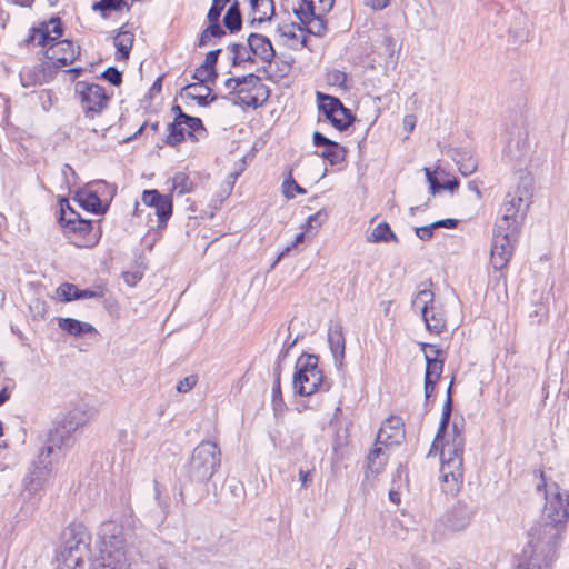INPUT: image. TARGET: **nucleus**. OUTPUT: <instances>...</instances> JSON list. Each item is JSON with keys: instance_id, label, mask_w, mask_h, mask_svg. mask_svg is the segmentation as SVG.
Masks as SVG:
<instances>
[{"instance_id": "12", "label": "nucleus", "mask_w": 569, "mask_h": 569, "mask_svg": "<svg viewBox=\"0 0 569 569\" xmlns=\"http://www.w3.org/2000/svg\"><path fill=\"white\" fill-rule=\"evenodd\" d=\"M517 234L518 233L499 232L493 229L490 261L495 270H502L509 263Z\"/></svg>"}, {"instance_id": "43", "label": "nucleus", "mask_w": 569, "mask_h": 569, "mask_svg": "<svg viewBox=\"0 0 569 569\" xmlns=\"http://www.w3.org/2000/svg\"><path fill=\"white\" fill-rule=\"evenodd\" d=\"M168 131H169V133L166 139L167 144L174 147L184 140V137H186L184 126H176V123L172 122L168 126Z\"/></svg>"}, {"instance_id": "2", "label": "nucleus", "mask_w": 569, "mask_h": 569, "mask_svg": "<svg viewBox=\"0 0 569 569\" xmlns=\"http://www.w3.org/2000/svg\"><path fill=\"white\" fill-rule=\"evenodd\" d=\"M563 530V525L548 520L535 525L529 531L526 557L540 562L545 568H550L557 559Z\"/></svg>"}, {"instance_id": "32", "label": "nucleus", "mask_w": 569, "mask_h": 569, "mask_svg": "<svg viewBox=\"0 0 569 569\" xmlns=\"http://www.w3.org/2000/svg\"><path fill=\"white\" fill-rule=\"evenodd\" d=\"M237 96L239 102L247 107H251L253 109L258 108L262 104L263 101L268 99L269 96H261L260 93L254 92V90L239 89L237 90Z\"/></svg>"}, {"instance_id": "46", "label": "nucleus", "mask_w": 569, "mask_h": 569, "mask_svg": "<svg viewBox=\"0 0 569 569\" xmlns=\"http://www.w3.org/2000/svg\"><path fill=\"white\" fill-rule=\"evenodd\" d=\"M283 194L288 199L295 198V192L299 194H305L307 191L305 188L299 186L292 178L291 171H289L288 177L284 179L282 183Z\"/></svg>"}, {"instance_id": "48", "label": "nucleus", "mask_w": 569, "mask_h": 569, "mask_svg": "<svg viewBox=\"0 0 569 569\" xmlns=\"http://www.w3.org/2000/svg\"><path fill=\"white\" fill-rule=\"evenodd\" d=\"M230 2V0H213L211 8L208 11L207 19L209 22H219V18L221 12L223 11L226 4Z\"/></svg>"}, {"instance_id": "33", "label": "nucleus", "mask_w": 569, "mask_h": 569, "mask_svg": "<svg viewBox=\"0 0 569 569\" xmlns=\"http://www.w3.org/2000/svg\"><path fill=\"white\" fill-rule=\"evenodd\" d=\"M226 36V30L219 24V22H210V24L201 32L198 40L199 47H204L211 42V39H220Z\"/></svg>"}, {"instance_id": "22", "label": "nucleus", "mask_w": 569, "mask_h": 569, "mask_svg": "<svg viewBox=\"0 0 569 569\" xmlns=\"http://www.w3.org/2000/svg\"><path fill=\"white\" fill-rule=\"evenodd\" d=\"M127 26H122L113 38V43L117 48V60H127L132 49L134 34L131 30L127 29Z\"/></svg>"}, {"instance_id": "5", "label": "nucleus", "mask_w": 569, "mask_h": 569, "mask_svg": "<svg viewBox=\"0 0 569 569\" xmlns=\"http://www.w3.org/2000/svg\"><path fill=\"white\" fill-rule=\"evenodd\" d=\"M293 388L300 396H311L318 391H327L330 385L325 380L322 371L318 368V358L315 355H302L296 362Z\"/></svg>"}, {"instance_id": "13", "label": "nucleus", "mask_w": 569, "mask_h": 569, "mask_svg": "<svg viewBox=\"0 0 569 569\" xmlns=\"http://www.w3.org/2000/svg\"><path fill=\"white\" fill-rule=\"evenodd\" d=\"M387 428H391V416L386 417L383 420V423L377 435L375 448L367 457V468L372 473L380 472L388 461V455L380 447V445H385L387 448V441L391 438V436L387 433Z\"/></svg>"}, {"instance_id": "47", "label": "nucleus", "mask_w": 569, "mask_h": 569, "mask_svg": "<svg viewBox=\"0 0 569 569\" xmlns=\"http://www.w3.org/2000/svg\"><path fill=\"white\" fill-rule=\"evenodd\" d=\"M223 24L231 33L240 31L242 27L241 13L226 12L223 17Z\"/></svg>"}, {"instance_id": "56", "label": "nucleus", "mask_w": 569, "mask_h": 569, "mask_svg": "<svg viewBox=\"0 0 569 569\" xmlns=\"http://www.w3.org/2000/svg\"><path fill=\"white\" fill-rule=\"evenodd\" d=\"M68 209H69V212H66L63 209V206L61 204L60 223L62 224V227L64 229L70 227L69 221H76L77 218H81L80 214L77 213L76 211H73L69 206H68Z\"/></svg>"}, {"instance_id": "51", "label": "nucleus", "mask_w": 569, "mask_h": 569, "mask_svg": "<svg viewBox=\"0 0 569 569\" xmlns=\"http://www.w3.org/2000/svg\"><path fill=\"white\" fill-rule=\"evenodd\" d=\"M405 439V423L401 418L393 416V445H400Z\"/></svg>"}, {"instance_id": "17", "label": "nucleus", "mask_w": 569, "mask_h": 569, "mask_svg": "<svg viewBox=\"0 0 569 569\" xmlns=\"http://www.w3.org/2000/svg\"><path fill=\"white\" fill-rule=\"evenodd\" d=\"M247 41L251 56H256L267 63L272 62L276 51L268 37L260 33H250Z\"/></svg>"}, {"instance_id": "28", "label": "nucleus", "mask_w": 569, "mask_h": 569, "mask_svg": "<svg viewBox=\"0 0 569 569\" xmlns=\"http://www.w3.org/2000/svg\"><path fill=\"white\" fill-rule=\"evenodd\" d=\"M423 170L426 173V179L429 183L431 194H436L441 190H449L451 193H453L458 189V179L453 178L440 183L432 171H430L428 168H425Z\"/></svg>"}, {"instance_id": "49", "label": "nucleus", "mask_w": 569, "mask_h": 569, "mask_svg": "<svg viewBox=\"0 0 569 569\" xmlns=\"http://www.w3.org/2000/svg\"><path fill=\"white\" fill-rule=\"evenodd\" d=\"M272 402H273L274 410H278V408L283 405V399H282L281 389H280V369L279 368L274 369Z\"/></svg>"}, {"instance_id": "42", "label": "nucleus", "mask_w": 569, "mask_h": 569, "mask_svg": "<svg viewBox=\"0 0 569 569\" xmlns=\"http://www.w3.org/2000/svg\"><path fill=\"white\" fill-rule=\"evenodd\" d=\"M70 227L64 229L67 233H74L86 237L92 230V222L82 218H77L76 221H69Z\"/></svg>"}, {"instance_id": "60", "label": "nucleus", "mask_w": 569, "mask_h": 569, "mask_svg": "<svg viewBox=\"0 0 569 569\" xmlns=\"http://www.w3.org/2000/svg\"><path fill=\"white\" fill-rule=\"evenodd\" d=\"M328 214L325 210H319L318 212H316L315 214H311L308 220H307V224L310 227V228H313V224L316 223L317 227L321 226L326 219H327Z\"/></svg>"}, {"instance_id": "61", "label": "nucleus", "mask_w": 569, "mask_h": 569, "mask_svg": "<svg viewBox=\"0 0 569 569\" xmlns=\"http://www.w3.org/2000/svg\"><path fill=\"white\" fill-rule=\"evenodd\" d=\"M221 52V49L211 50L207 53L206 59L202 64L211 68L212 70L216 69V64L218 62L219 54Z\"/></svg>"}, {"instance_id": "62", "label": "nucleus", "mask_w": 569, "mask_h": 569, "mask_svg": "<svg viewBox=\"0 0 569 569\" xmlns=\"http://www.w3.org/2000/svg\"><path fill=\"white\" fill-rule=\"evenodd\" d=\"M312 140H313V144L317 146V147H330L332 146L336 141L325 137L321 132L319 131H316L312 136Z\"/></svg>"}, {"instance_id": "59", "label": "nucleus", "mask_w": 569, "mask_h": 569, "mask_svg": "<svg viewBox=\"0 0 569 569\" xmlns=\"http://www.w3.org/2000/svg\"><path fill=\"white\" fill-rule=\"evenodd\" d=\"M435 230L436 228L433 227V223H430L428 226L417 227L415 232L420 240L428 241L433 237Z\"/></svg>"}, {"instance_id": "31", "label": "nucleus", "mask_w": 569, "mask_h": 569, "mask_svg": "<svg viewBox=\"0 0 569 569\" xmlns=\"http://www.w3.org/2000/svg\"><path fill=\"white\" fill-rule=\"evenodd\" d=\"M28 43L31 41H36L38 46L41 47H50L52 43H54V38L50 36V30L48 28L47 23H43L39 28H32L30 36L26 40Z\"/></svg>"}, {"instance_id": "15", "label": "nucleus", "mask_w": 569, "mask_h": 569, "mask_svg": "<svg viewBox=\"0 0 569 569\" xmlns=\"http://www.w3.org/2000/svg\"><path fill=\"white\" fill-rule=\"evenodd\" d=\"M79 54L80 47L68 39L52 43L46 51L47 59L58 68L71 64Z\"/></svg>"}, {"instance_id": "18", "label": "nucleus", "mask_w": 569, "mask_h": 569, "mask_svg": "<svg viewBox=\"0 0 569 569\" xmlns=\"http://www.w3.org/2000/svg\"><path fill=\"white\" fill-rule=\"evenodd\" d=\"M507 209L508 207L502 203L500 209L501 216L497 219L495 229L499 232L518 233L525 218L521 213H518V210L511 209L507 211Z\"/></svg>"}, {"instance_id": "55", "label": "nucleus", "mask_w": 569, "mask_h": 569, "mask_svg": "<svg viewBox=\"0 0 569 569\" xmlns=\"http://www.w3.org/2000/svg\"><path fill=\"white\" fill-rule=\"evenodd\" d=\"M417 123V117L415 114H407L402 120V131L403 137L402 140L406 141L409 138V134L413 131Z\"/></svg>"}, {"instance_id": "58", "label": "nucleus", "mask_w": 569, "mask_h": 569, "mask_svg": "<svg viewBox=\"0 0 569 569\" xmlns=\"http://www.w3.org/2000/svg\"><path fill=\"white\" fill-rule=\"evenodd\" d=\"M184 128L188 131V136L191 138L194 137L196 131L204 130L201 119L197 117H191L189 121L184 124Z\"/></svg>"}, {"instance_id": "36", "label": "nucleus", "mask_w": 569, "mask_h": 569, "mask_svg": "<svg viewBox=\"0 0 569 569\" xmlns=\"http://www.w3.org/2000/svg\"><path fill=\"white\" fill-rule=\"evenodd\" d=\"M230 51L233 53L232 64L238 66L244 62H253L251 52L242 43H232L229 46Z\"/></svg>"}, {"instance_id": "39", "label": "nucleus", "mask_w": 569, "mask_h": 569, "mask_svg": "<svg viewBox=\"0 0 569 569\" xmlns=\"http://www.w3.org/2000/svg\"><path fill=\"white\" fill-rule=\"evenodd\" d=\"M79 202L81 206L96 214L104 212V209L101 207V200L96 192H89L80 197Z\"/></svg>"}, {"instance_id": "35", "label": "nucleus", "mask_w": 569, "mask_h": 569, "mask_svg": "<svg viewBox=\"0 0 569 569\" xmlns=\"http://www.w3.org/2000/svg\"><path fill=\"white\" fill-rule=\"evenodd\" d=\"M305 8L295 9V14L299 19L301 24H308L311 22V18H316L319 14L316 8V0H302Z\"/></svg>"}, {"instance_id": "34", "label": "nucleus", "mask_w": 569, "mask_h": 569, "mask_svg": "<svg viewBox=\"0 0 569 569\" xmlns=\"http://www.w3.org/2000/svg\"><path fill=\"white\" fill-rule=\"evenodd\" d=\"M346 149L338 142L327 147L322 152L321 157L326 159L331 166L341 163L346 158Z\"/></svg>"}, {"instance_id": "41", "label": "nucleus", "mask_w": 569, "mask_h": 569, "mask_svg": "<svg viewBox=\"0 0 569 569\" xmlns=\"http://www.w3.org/2000/svg\"><path fill=\"white\" fill-rule=\"evenodd\" d=\"M218 77L217 70H212L211 68L200 64L198 68H196L192 79L197 80V83H201L204 86V83H214L216 79Z\"/></svg>"}, {"instance_id": "29", "label": "nucleus", "mask_w": 569, "mask_h": 569, "mask_svg": "<svg viewBox=\"0 0 569 569\" xmlns=\"http://www.w3.org/2000/svg\"><path fill=\"white\" fill-rule=\"evenodd\" d=\"M153 208L158 217V227H164L172 214V198L162 196Z\"/></svg>"}, {"instance_id": "10", "label": "nucleus", "mask_w": 569, "mask_h": 569, "mask_svg": "<svg viewBox=\"0 0 569 569\" xmlns=\"http://www.w3.org/2000/svg\"><path fill=\"white\" fill-rule=\"evenodd\" d=\"M80 97L81 106L87 118H94L99 114L109 101L104 89L97 83L78 82L76 87Z\"/></svg>"}, {"instance_id": "14", "label": "nucleus", "mask_w": 569, "mask_h": 569, "mask_svg": "<svg viewBox=\"0 0 569 569\" xmlns=\"http://www.w3.org/2000/svg\"><path fill=\"white\" fill-rule=\"evenodd\" d=\"M531 179L523 177L519 184L506 194L503 203L508 207L507 211L511 209L518 210V213H521L525 218L531 202Z\"/></svg>"}, {"instance_id": "9", "label": "nucleus", "mask_w": 569, "mask_h": 569, "mask_svg": "<svg viewBox=\"0 0 569 569\" xmlns=\"http://www.w3.org/2000/svg\"><path fill=\"white\" fill-rule=\"evenodd\" d=\"M317 101L319 109L336 129L346 130L353 122L352 112L338 98L317 92Z\"/></svg>"}, {"instance_id": "63", "label": "nucleus", "mask_w": 569, "mask_h": 569, "mask_svg": "<svg viewBox=\"0 0 569 569\" xmlns=\"http://www.w3.org/2000/svg\"><path fill=\"white\" fill-rule=\"evenodd\" d=\"M49 24H52V29L50 30V34L52 33V38H54V41L60 38L63 33L62 24L60 18H51Z\"/></svg>"}, {"instance_id": "7", "label": "nucleus", "mask_w": 569, "mask_h": 569, "mask_svg": "<svg viewBox=\"0 0 569 569\" xmlns=\"http://www.w3.org/2000/svg\"><path fill=\"white\" fill-rule=\"evenodd\" d=\"M76 427L71 422L68 427L66 425L56 427L49 433L48 443L41 448L32 467L40 470L42 467H46L50 472H54V463L62 458V448L71 443V432Z\"/></svg>"}, {"instance_id": "24", "label": "nucleus", "mask_w": 569, "mask_h": 569, "mask_svg": "<svg viewBox=\"0 0 569 569\" xmlns=\"http://www.w3.org/2000/svg\"><path fill=\"white\" fill-rule=\"evenodd\" d=\"M58 325L62 331L74 337H82L87 333H97L96 328L91 323L73 318H59Z\"/></svg>"}, {"instance_id": "30", "label": "nucleus", "mask_w": 569, "mask_h": 569, "mask_svg": "<svg viewBox=\"0 0 569 569\" xmlns=\"http://www.w3.org/2000/svg\"><path fill=\"white\" fill-rule=\"evenodd\" d=\"M240 84L257 86L258 88H260V90H262V81L260 77L253 73L243 77L229 78L224 82V87L231 90L232 93H237V90H239L238 88L240 87Z\"/></svg>"}, {"instance_id": "57", "label": "nucleus", "mask_w": 569, "mask_h": 569, "mask_svg": "<svg viewBox=\"0 0 569 569\" xmlns=\"http://www.w3.org/2000/svg\"><path fill=\"white\" fill-rule=\"evenodd\" d=\"M162 196L163 194H161L158 190H144L142 193V201L146 206L153 208Z\"/></svg>"}, {"instance_id": "23", "label": "nucleus", "mask_w": 569, "mask_h": 569, "mask_svg": "<svg viewBox=\"0 0 569 569\" xmlns=\"http://www.w3.org/2000/svg\"><path fill=\"white\" fill-rule=\"evenodd\" d=\"M328 342L336 363L340 367L345 357V337L342 327L337 325L329 329Z\"/></svg>"}, {"instance_id": "25", "label": "nucleus", "mask_w": 569, "mask_h": 569, "mask_svg": "<svg viewBox=\"0 0 569 569\" xmlns=\"http://www.w3.org/2000/svg\"><path fill=\"white\" fill-rule=\"evenodd\" d=\"M421 316L431 333L440 335L446 330L447 320L440 307L435 306Z\"/></svg>"}, {"instance_id": "11", "label": "nucleus", "mask_w": 569, "mask_h": 569, "mask_svg": "<svg viewBox=\"0 0 569 569\" xmlns=\"http://www.w3.org/2000/svg\"><path fill=\"white\" fill-rule=\"evenodd\" d=\"M543 520L566 526L569 518V493L562 495L556 483L546 489Z\"/></svg>"}, {"instance_id": "6", "label": "nucleus", "mask_w": 569, "mask_h": 569, "mask_svg": "<svg viewBox=\"0 0 569 569\" xmlns=\"http://www.w3.org/2000/svg\"><path fill=\"white\" fill-rule=\"evenodd\" d=\"M90 533L81 523H73L64 531V542L60 551V563L69 569L83 567L84 559L90 553Z\"/></svg>"}, {"instance_id": "54", "label": "nucleus", "mask_w": 569, "mask_h": 569, "mask_svg": "<svg viewBox=\"0 0 569 569\" xmlns=\"http://www.w3.org/2000/svg\"><path fill=\"white\" fill-rule=\"evenodd\" d=\"M327 80L330 84L346 87L347 74L340 70H332L328 72Z\"/></svg>"}, {"instance_id": "26", "label": "nucleus", "mask_w": 569, "mask_h": 569, "mask_svg": "<svg viewBox=\"0 0 569 569\" xmlns=\"http://www.w3.org/2000/svg\"><path fill=\"white\" fill-rule=\"evenodd\" d=\"M436 306L433 291L425 283L418 287V291L412 299V307L422 313H426Z\"/></svg>"}, {"instance_id": "4", "label": "nucleus", "mask_w": 569, "mask_h": 569, "mask_svg": "<svg viewBox=\"0 0 569 569\" xmlns=\"http://www.w3.org/2000/svg\"><path fill=\"white\" fill-rule=\"evenodd\" d=\"M221 465V451L213 441H201L193 450L188 463V477L192 482H207Z\"/></svg>"}, {"instance_id": "16", "label": "nucleus", "mask_w": 569, "mask_h": 569, "mask_svg": "<svg viewBox=\"0 0 569 569\" xmlns=\"http://www.w3.org/2000/svg\"><path fill=\"white\" fill-rule=\"evenodd\" d=\"M472 517L473 510L471 507L463 501H458L441 518V522L451 531H461L470 523Z\"/></svg>"}, {"instance_id": "44", "label": "nucleus", "mask_w": 569, "mask_h": 569, "mask_svg": "<svg viewBox=\"0 0 569 569\" xmlns=\"http://www.w3.org/2000/svg\"><path fill=\"white\" fill-rule=\"evenodd\" d=\"M124 7L128 8L126 0H100L92 6V9L106 12L111 10L121 11Z\"/></svg>"}, {"instance_id": "52", "label": "nucleus", "mask_w": 569, "mask_h": 569, "mask_svg": "<svg viewBox=\"0 0 569 569\" xmlns=\"http://www.w3.org/2000/svg\"><path fill=\"white\" fill-rule=\"evenodd\" d=\"M198 382L197 375H190L177 383V391L180 393H187L191 391Z\"/></svg>"}, {"instance_id": "3", "label": "nucleus", "mask_w": 569, "mask_h": 569, "mask_svg": "<svg viewBox=\"0 0 569 569\" xmlns=\"http://www.w3.org/2000/svg\"><path fill=\"white\" fill-rule=\"evenodd\" d=\"M99 538L101 547L96 569H130L119 526L113 521L103 522L99 529Z\"/></svg>"}, {"instance_id": "20", "label": "nucleus", "mask_w": 569, "mask_h": 569, "mask_svg": "<svg viewBox=\"0 0 569 569\" xmlns=\"http://www.w3.org/2000/svg\"><path fill=\"white\" fill-rule=\"evenodd\" d=\"M58 296L63 301H72L79 299H90V298H100L102 297V291L98 290H89V289H79L76 284L72 283H62L57 289Z\"/></svg>"}, {"instance_id": "64", "label": "nucleus", "mask_w": 569, "mask_h": 569, "mask_svg": "<svg viewBox=\"0 0 569 569\" xmlns=\"http://www.w3.org/2000/svg\"><path fill=\"white\" fill-rule=\"evenodd\" d=\"M516 569H542V565L538 561L527 558L525 561L520 562Z\"/></svg>"}, {"instance_id": "8", "label": "nucleus", "mask_w": 569, "mask_h": 569, "mask_svg": "<svg viewBox=\"0 0 569 569\" xmlns=\"http://www.w3.org/2000/svg\"><path fill=\"white\" fill-rule=\"evenodd\" d=\"M53 477L54 472H50L46 467H42L41 470L32 467L29 470L28 475L23 479V489L32 499L22 505L21 510L23 512L32 513L38 508L40 496L38 498H36V496L44 491Z\"/></svg>"}, {"instance_id": "53", "label": "nucleus", "mask_w": 569, "mask_h": 569, "mask_svg": "<svg viewBox=\"0 0 569 569\" xmlns=\"http://www.w3.org/2000/svg\"><path fill=\"white\" fill-rule=\"evenodd\" d=\"M102 78L113 86H119L122 82V73L114 67L107 68L102 73Z\"/></svg>"}, {"instance_id": "19", "label": "nucleus", "mask_w": 569, "mask_h": 569, "mask_svg": "<svg viewBox=\"0 0 569 569\" xmlns=\"http://www.w3.org/2000/svg\"><path fill=\"white\" fill-rule=\"evenodd\" d=\"M210 92L211 88L209 86L190 83L182 89L181 96L196 100L200 107H207L218 99L217 94L210 96Z\"/></svg>"}, {"instance_id": "40", "label": "nucleus", "mask_w": 569, "mask_h": 569, "mask_svg": "<svg viewBox=\"0 0 569 569\" xmlns=\"http://www.w3.org/2000/svg\"><path fill=\"white\" fill-rule=\"evenodd\" d=\"M193 187L192 181L189 176L184 172H177L172 178V189L178 192V194H184L191 192Z\"/></svg>"}, {"instance_id": "50", "label": "nucleus", "mask_w": 569, "mask_h": 569, "mask_svg": "<svg viewBox=\"0 0 569 569\" xmlns=\"http://www.w3.org/2000/svg\"><path fill=\"white\" fill-rule=\"evenodd\" d=\"M296 30H300L302 31L303 28L296 23V22H291V23H288V24H281V26H278L277 28V32L281 36V37H284V38H288V39H291V40H297V34H296Z\"/></svg>"}, {"instance_id": "27", "label": "nucleus", "mask_w": 569, "mask_h": 569, "mask_svg": "<svg viewBox=\"0 0 569 569\" xmlns=\"http://www.w3.org/2000/svg\"><path fill=\"white\" fill-rule=\"evenodd\" d=\"M44 69L42 66L24 67L20 71V82L24 88L41 84L44 80Z\"/></svg>"}, {"instance_id": "38", "label": "nucleus", "mask_w": 569, "mask_h": 569, "mask_svg": "<svg viewBox=\"0 0 569 569\" xmlns=\"http://www.w3.org/2000/svg\"><path fill=\"white\" fill-rule=\"evenodd\" d=\"M426 362H427V366H426L425 378L438 380L442 373L443 359L436 358V357H432L430 353H427Z\"/></svg>"}, {"instance_id": "37", "label": "nucleus", "mask_w": 569, "mask_h": 569, "mask_svg": "<svg viewBox=\"0 0 569 569\" xmlns=\"http://www.w3.org/2000/svg\"><path fill=\"white\" fill-rule=\"evenodd\" d=\"M391 238V229L387 222L378 223L370 232L367 233L369 242L388 241Z\"/></svg>"}, {"instance_id": "21", "label": "nucleus", "mask_w": 569, "mask_h": 569, "mask_svg": "<svg viewBox=\"0 0 569 569\" xmlns=\"http://www.w3.org/2000/svg\"><path fill=\"white\" fill-rule=\"evenodd\" d=\"M252 18L249 26L254 28L257 24L270 20L274 13L273 0H250Z\"/></svg>"}, {"instance_id": "1", "label": "nucleus", "mask_w": 569, "mask_h": 569, "mask_svg": "<svg viewBox=\"0 0 569 569\" xmlns=\"http://www.w3.org/2000/svg\"><path fill=\"white\" fill-rule=\"evenodd\" d=\"M452 411L451 385L447 390V399L442 408L437 435L431 445L429 456L440 450L439 481L442 492L457 495L463 483V452L465 436L462 427L455 421L449 433V439L443 441V435L448 428Z\"/></svg>"}, {"instance_id": "45", "label": "nucleus", "mask_w": 569, "mask_h": 569, "mask_svg": "<svg viewBox=\"0 0 569 569\" xmlns=\"http://www.w3.org/2000/svg\"><path fill=\"white\" fill-rule=\"evenodd\" d=\"M465 156H467L466 152H463V153L456 152V156L453 159L459 164V171L461 172V174L470 176L471 173H473L477 170L478 163L471 156H469L465 162H460V158L463 159Z\"/></svg>"}]
</instances>
